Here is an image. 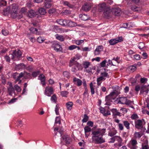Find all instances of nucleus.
<instances>
[{
	"instance_id": "f257e3e1",
	"label": "nucleus",
	"mask_w": 149,
	"mask_h": 149,
	"mask_svg": "<svg viewBox=\"0 0 149 149\" xmlns=\"http://www.w3.org/2000/svg\"><path fill=\"white\" fill-rule=\"evenodd\" d=\"M105 130V129H102L92 131V138L94 139L97 143H101L104 142V141L102 139V136L104 134Z\"/></svg>"
},
{
	"instance_id": "f03ea898",
	"label": "nucleus",
	"mask_w": 149,
	"mask_h": 149,
	"mask_svg": "<svg viewBox=\"0 0 149 149\" xmlns=\"http://www.w3.org/2000/svg\"><path fill=\"white\" fill-rule=\"evenodd\" d=\"M102 68L100 70H97V73H99L100 72V71H102L101 72V75L103 78L105 77H107L108 78H109V76L108 74V73L107 72L108 71V70L106 69V68H105V66H101ZM107 67H106V68Z\"/></svg>"
},
{
	"instance_id": "7ed1b4c3",
	"label": "nucleus",
	"mask_w": 149,
	"mask_h": 149,
	"mask_svg": "<svg viewBox=\"0 0 149 149\" xmlns=\"http://www.w3.org/2000/svg\"><path fill=\"white\" fill-rule=\"evenodd\" d=\"M22 52L19 50H18L17 51L16 50L13 51L11 54V58L12 59H14L15 58L19 59L22 56Z\"/></svg>"
},
{
	"instance_id": "20e7f679",
	"label": "nucleus",
	"mask_w": 149,
	"mask_h": 149,
	"mask_svg": "<svg viewBox=\"0 0 149 149\" xmlns=\"http://www.w3.org/2000/svg\"><path fill=\"white\" fill-rule=\"evenodd\" d=\"M115 93L114 92H111L110 94L106 96L105 98V100L107 102L105 104L106 105H110V103L109 102H112V100H114L115 98L113 97V96L115 94Z\"/></svg>"
},
{
	"instance_id": "39448f33",
	"label": "nucleus",
	"mask_w": 149,
	"mask_h": 149,
	"mask_svg": "<svg viewBox=\"0 0 149 149\" xmlns=\"http://www.w3.org/2000/svg\"><path fill=\"white\" fill-rule=\"evenodd\" d=\"M52 47L54 48V50L57 52H63V48L59 44L56 42H54Z\"/></svg>"
},
{
	"instance_id": "423d86ee",
	"label": "nucleus",
	"mask_w": 149,
	"mask_h": 149,
	"mask_svg": "<svg viewBox=\"0 0 149 149\" xmlns=\"http://www.w3.org/2000/svg\"><path fill=\"white\" fill-rule=\"evenodd\" d=\"M103 14L105 18L107 19H109L112 16V12L110 9L109 8H107L103 12Z\"/></svg>"
},
{
	"instance_id": "0eeeda50",
	"label": "nucleus",
	"mask_w": 149,
	"mask_h": 149,
	"mask_svg": "<svg viewBox=\"0 0 149 149\" xmlns=\"http://www.w3.org/2000/svg\"><path fill=\"white\" fill-rule=\"evenodd\" d=\"M123 40L122 37H119L114 39H113L110 40L109 41L110 44L111 45H114L119 42H120Z\"/></svg>"
},
{
	"instance_id": "6e6552de",
	"label": "nucleus",
	"mask_w": 149,
	"mask_h": 149,
	"mask_svg": "<svg viewBox=\"0 0 149 149\" xmlns=\"http://www.w3.org/2000/svg\"><path fill=\"white\" fill-rule=\"evenodd\" d=\"M62 138L65 143L67 144H69L72 142V140L69 135L68 134H64Z\"/></svg>"
},
{
	"instance_id": "1a4fd4ad",
	"label": "nucleus",
	"mask_w": 149,
	"mask_h": 149,
	"mask_svg": "<svg viewBox=\"0 0 149 149\" xmlns=\"http://www.w3.org/2000/svg\"><path fill=\"white\" fill-rule=\"evenodd\" d=\"M112 14L114 15L119 16L121 14V11L120 8L118 7L113 8L112 10Z\"/></svg>"
},
{
	"instance_id": "9d476101",
	"label": "nucleus",
	"mask_w": 149,
	"mask_h": 149,
	"mask_svg": "<svg viewBox=\"0 0 149 149\" xmlns=\"http://www.w3.org/2000/svg\"><path fill=\"white\" fill-rule=\"evenodd\" d=\"M103 47L102 45L97 46L96 49L94 51V54L95 55H98L100 54L101 52L103 50Z\"/></svg>"
},
{
	"instance_id": "9b49d317",
	"label": "nucleus",
	"mask_w": 149,
	"mask_h": 149,
	"mask_svg": "<svg viewBox=\"0 0 149 149\" xmlns=\"http://www.w3.org/2000/svg\"><path fill=\"white\" fill-rule=\"evenodd\" d=\"M91 5L89 3H86L82 6V8L83 10L88 12L90 10L91 8Z\"/></svg>"
},
{
	"instance_id": "f8f14e48",
	"label": "nucleus",
	"mask_w": 149,
	"mask_h": 149,
	"mask_svg": "<svg viewBox=\"0 0 149 149\" xmlns=\"http://www.w3.org/2000/svg\"><path fill=\"white\" fill-rule=\"evenodd\" d=\"M18 9V6L15 4H13L12 5L11 15L12 16L15 15L17 13Z\"/></svg>"
},
{
	"instance_id": "ddd939ff",
	"label": "nucleus",
	"mask_w": 149,
	"mask_h": 149,
	"mask_svg": "<svg viewBox=\"0 0 149 149\" xmlns=\"http://www.w3.org/2000/svg\"><path fill=\"white\" fill-rule=\"evenodd\" d=\"M7 90L9 95H12L13 93L15 94V89L13 87L11 83L10 84L9 86L7 88Z\"/></svg>"
},
{
	"instance_id": "4468645a",
	"label": "nucleus",
	"mask_w": 149,
	"mask_h": 149,
	"mask_svg": "<svg viewBox=\"0 0 149 149\" xmlns=\"http://www.w3.org/2000/svg\"><path fill=\"white\" fill-rule=\"evenodd\" d=\"M67 26H68L70 27H73L77 26V24L76 22L67 20Z\"/></svg>"
},
{
	"instance_id": "2eb2a0df",
	"label": "nucleus",
	"mask_w": 149,
	"mask_h": 149,
	"mask_svg": "<svg viewBox=\"0 0 149 149\" xmlns=\"http://www.w3.org/2000/svg\"><path fill=\"white\" fill-rule=\"evenodd\" d=\"M148 91L149 89L147 88V86H146L143 85L141 88L140 94H143L144 92L147 93H148Z\"/></svg>"
},
{
	"instance_id": "dca6fc26",
	"label": "nucleus",
	"mask_w": 149,
	"mask_h": 149,
	"mask_svg": "<svg viewBox=\"0 0 149 149\" xmlns=\"http://www.w3.org/2000/svg\"><path fill=\"white\" fill-rule=\"evenodd\" d=\"M57 23L60 25L64 26H67V19H59L57 20Z\"/></svg>"
},
{
	"instance_id": "f3484780",
	"label": "nucleus",
	"mask_w": 149,
	"mask_h": 149,
	"mask_svg": "<svg viewBox=\"0 0 149 149\" xmlns=\"http://www.w3.org/2000/svg\"><path fill=\"white\" fill-rule=\"evenodd\" d=\"M39 79L40 80L41 83L43 86L45 84V77L43 74H41L38 77Z\"/></svg>"
},
{
	"instance_id": "a211bd4d",
	"label": "nucleus",
	"mask_w": 149,
	"mask_h": 149,
	"mask_svg": "<svg viewBox=\"0 0 149 149\" xmlns=\"http://www.w3.org/2000/svg\"><path fill=\"white\" fill-rule=\"evenodd\" d=\"M143 125L142 121L140 120H138L136 121L135 122V126L136 128L139 129L140 127Z\"/></svg>"
},
{
	"instance_id": "6ab92c4d",
	"label": "nucleus",
	"mask_w": 149,
	"mask_h": 149,
	"mask_svg": "<svg viewBox=\"0 0 149 149\" xmlns=\"http://www.w3.org/2000/svg\"><path fill=\"white\" fill-rule=\"evenodd\" d=\"M79 16L81 20L84 21L90 18L88 15L86 14H80L79 15Z\"/></svg>"
},
{
	"instance_id": "aec40b11",
	"label": "nucleus",
	"mask_w": 149,
	"mask_h": 149,
	"mask_svg": "<svg viewBox=\"0 0 149 149\" xmlns=\"http://www.w3.org/2000/svg\"><path fill=\"white\" fill-rule=\"evenodd\" d=\"M62 3L63 5L67 6L69 8H73L74 7V6L68 1H62Z\"/></svg>"
},
{
	"instance_id": "412c9836",
	"label": "nucleus",
	"mask_w": 149,
	"mask_h": 149,
	"mask_svg": "<svg viewBox=\"0 0 149 149\" xmlns=\"http://www.w3.org/2000/svg\"><path fill=\"white\" fill-rule=\"evenodd\" d=\"M106 8V5L104 3L101 4L98 9V11L99 12H102L104 10L107 8Z\"/></svg>"
},
{
	"instance_id": "4be33fe9",
	"label": "nucleus",
	"mask_w": 149,
	"mask_h": 149,
	"mask_svg": "<svg viewBox=\"0 0 149 149\" xmlns=\"http://www.w3.org/2000/svg\"><path fill=\"white\" fill-rule=\"evenodd\" d=\"M29 30L32 33L36 35H40V33L38 31L37 29L36 28L31 27L30 28Z\"/></svg>"
},
{
	"instance_id": "5701e85b",
	"label": "nucleus",
	"mask_w": 149,
	"mask_h": 149,
	"mask_svg": "<svg viewBox=\"0 0 149 149\" xmlns=\"http://www.w3.org/2000/svg\"><path fill=\"white\" fill-rule=\"evenodd\" d=\"M111 111L113 113V116H121L120 113L118 112L116 109H113Z\"/></svg>"
},
{
	"instance_id": "b1692460",
	"label": "nucleus",
	"mask_w": 149,
	"mask_h": 149,
	"mask_svg": "<svg viewBox=\"0 0 149 149\" xmlns=\"http://www.w3.org/2000/svg\"><path fill=\"white\" fill-rule=\"evenodd\" d=\"M113 62V63L114 65V64H116V63L117 64L119 63H121L122 61L120 60V58L118 57H116V58H113L112 61Z\"/></svg>"
},
{
	"instance_id": "393cba45",
	"label": "nucleus",
	"mask_w": 149,
	"mask_h": 149,
	"mask_svg": "<svg viewBox=\"0 0 149 149\" xmlns=\"http://www.w3.org/2000/svg\"><path fill=\"white\" fill-rule=\"evenodd\" d=\"M130 142L132 146H133L132 148L133 149H136L137 147L136 146L137 144V142L136 140H131Z\"/></svg>"
},
{
	"instance_id": "a878e982",
	"label": "nucleus",
	"mask_w": 149,
	"mask_h": 149,
	"mask_svg": "<svg viewBox=\"0 0 149 149\" xmlns=\"http://www.w3.org/2000/svg\"><path fill=\"white\" fill-rule=\"evenodd\" d=\"M84 129L86 137H88L89 136V134H88L87 133L91 131V128L88 126H87L84 127Z\"/></svg>"
},
{
	"instance_id": "bb28decb",
	"label": "nucleus",
	"mask_w": 149,
	"mask_h": 149,
	"mask_svg": "<svg viewBox=\"0 0 149 149\" xmlns=\"http://www.w3.org/2000/svg\"><path fill=\"white\" fill-rule=\"evenodd\" d=\"M45 93L47 96H50L49 93L51 95L53 93V88L52 87H50L47 90L46 89L45 91Z\"/></svg>"
},
{
	"instance_id": "cd10ccee",
	"label": "nucleus",
	"mask_w": 149,
	"mask_h": 149,
	"mask_svg": "<svg viewBox=\"0 0 149 149\" xmlns=\"http://www.w3.org/2000/svg\"><path fill=\"white\" fill-rule=\"evenodd\" d=\"M119 102L121 104H124L126 103L127 99L126 97H121L119 98Z\"/></svg>"
},
{
	"instance_id": "c85d7f7f",
	"label": "nucleus",
	"mask_w": 149,
	"mask_h": 149,
	"mask_svg": "<svg viewBox=\"0 0 149 149\" xmlns=\"http://www.w3.org/2000/svg\"><path fill=\"white\" fill-rule=\"evenodd\" d=\"M28 14L29 17H32L36 15L35 12L33 10H31L29 11L28 13Z\"/></svg>"
},
{
	"instance_id": "c756f323",
	"label": "nucleus",
	"mask_w": 149,
	"mask_h": 149,
	"mask_svg": "<svg viewBox=\"0 0 149 149\" xmlns=\"http://www.w3.org/2000/svg\"><path fill=\"white\" fill-rule=\"evenodd\" d=\"M73 81L74 82V83L77 82V84L78 86H81L82 83V81L80 79L76 78H74L73 79Z\"/></svg>"
},
{
	"instance_id": "7c9ffc66",
	"label": "nucleus",
	"mask_w": 149,
	"mask_h": 149,
	"mask_svg": "<svg viewBox=\"0 0 149 149\" xmlns=\"http://www.w3.org/2000/svg\"><path fill=\"white\" fill-rule=\"evenodd\" d=\"M136 69V66H129L127 68V70L129 71L134 72Z\"/></svg>"
},
{
	"instance_id": "2f4dec72",
	"label": "nucleus",
	"mask_w": 149,
	"mask_h": 149,
	"mask_svg": "<svg viewBox=\"0 0 149 149\" xmlns=\"http://www.w3.org/2000/svg\"><path fill=\"white\" fill-rule=\"evenodd\" d=\"M45 7L47 8H49L51 7L52 4L51 1L44 2Z\"/></svg>"
},
{
	"instance_id": "473e14b6",
	"label": "nucleus",
	"mask_w": 149,
	"mask_h": 149,
	"mask_svg": "<svg viewBox=\"0 0 149 149\" xmlns=\"http://www.w3.org/2000/svg\"><path fill=\"white\" fill-rule=\"evenodd\" d=\"M55 36L56 38L61 41H63L65 39L63 36L56 34Z\"/></svg>"
},
{
	"instance_id": "72a5a7b5",
	"label": "nucleus",
	"mask_w": 149,
	"mask_h": 149,
	"mask_svg": "<svg viewBox=\"0 0 149 149\" xmlns=\"http://www.w3.org/2000/svg\"><path fill=\"white\" fill-rule=\"evenodd\" d=\"M39 13L41 15H44L46 13L45 10L43 8H40L38 10Z\"/></svg>"
},
{
	"instance_id": "f704fd0d",
	"label": "nucleus",
	"mask_w": 149,
	"mask_h": 149,
	"mask_svg": "<svg viewBox=\"0 0 149 149\" xmlns=\"http://www.w3.org/2000/svg\"><path fill=\"white\" fill-rule=\"evenodd\" d=\"M73 103L72 102H69L66 104V106L67 109L69 110H71L72 108Z\"/></svg>"
},
{
	"instance_id": "c9c22d12",
	"label": "nucleus",
	"mask_w": 149,
	"mask_h": 149,
	"mask_svg": "<svg viewBox=\"0 0 149 149\" xmlns=\"http://www.w3.org/2000/svg\"><path fill=\"white\" fill-rule=\"evenodd\" d=\"M90 88L91 94L92 95L94 94L95 93L94 89V88L93 83L92 82H91L90 84Z\"/></svg>"
},
{
	"instance_id": "e433bc0d",
	"label": "nucleus",
	"mask_w": 149,
	"mask_h": 149,
	"mask_svg": "<svg viewBox=\"0 0 149 149\" xmlns=\"http://www.w3.org/2000/svg\"><path fill=\"white\" fill-rule=\"evenodd\" d=\"M145 142L146 143L145 145L142 144V149H149V147L148 145V141L147 140H146Z\"/></svg>"
},
{
	"instance_id": "4c0bfd02",
	"label": "nucleus",
	"mask_w": 149,
	"mask_h": 149,
	"mask_svg": "<svg viewBox=\"0 0 149 149\" xmlns=\"http://www.w3.org/2000/svg\"><path fill=\"white\" fill-rule=\"evenodd\" d=\"M10 11V8L8 7L7 8L3 10V15H6L8 14Z\"/></svg>"
},
{
	"instance_id": "58836bf2",
	"label": "nucleus",
	"mask_w": 149,
	"mask_h": 149,
	"mask_svg": "<svg viewBox=\"0 0 149 149\" xmlns=\"http://www.w3.org/2000/svg\"><path fill=\"white\" fill-rule=\"evenodd\" d=\"M124 125L125 126V127L127 129H129L130 128V123L128 122V121H124L123 122Z\"/></svg>"
},
{
	"instance_id": "ea45409f",
	"label": "nucleus",
	"mask_w": 149,
	"mask_h": 149,
	"mask_svg": "<svg viewBox=\"0 0 149 149\" xmlns=\"http://www.w3.org/2000/svg\"><path fill=\"white\" fill-rule=\"evenodd\" d=\"M83 67L82 66H74V70L73 71L74 72L76 71H77L79 70H82Z\"/></svg>"
},
{
	"instance_id": "a19ab883",
	"label": "nucleus",
	"mask_w": 149,
	"mask_h": 149,
	"mask_svg": "<svg viewBox=\"0 0 149 149\" xmlns=\"http://www.w3.org/2000/svg\"><path fill=\"white\" fill-rule=\"evenodd\" d=\"M117 137H119L120 138V137L118 136H113V137L111 138L110 139V141L109 142V143H113L115 142L116 139Z\"/></svg>"
},
{
	"instance_id": "79ce46f5",
	"label": "nucleus",
	"mask_w": 149,
	"mask_h": 149,
	"mask_svg": "<svg viewBox=\"0 0 149 149\" xmlns=\"http://www.w3.org/2000/svg\"><path fill=\"white\" fill-rule=\"evenodd\" d=\"M88 116L86 114H84V118L82 120V122L83 123L86 122L88 120Z\"/></svg>"
},
{
	"instance_id": "37998d69",
	"label": "nucleus",
	"mask_w": 149,
	"mask_h": 149,
	"mask_svg": "<svg viewBox=\"0 0 149 149\" xmlns=\"http://www.w3.org/2000/svg\"><path fill=\"white\" fill-rule=\"evenodd\" d=\"M22 13H20L19 14H17V13L14 15V17L16 18L17 17L19 19H20L23 16V15L22 14Z\"/></svg>"
},
{
	"instance_id": "c03bdc74",
	"label": "nucleus",
	"mask_w": 149,
	"mask_h": 149,
	"mask_svg": "<svg viewBox=\"0 0 149 149\" xmlns=\"http://www.w3.org/2000/svg\"><path fill=\"white\" fill-rule=\"evenodd\" d=\"M131 9L135 11H138L140 10V8L135 6H133L131 7Z\"/></svg>"
},
{
	"instance_id": "a18cd8bd",
	"label": "nucleus",
	"mask_w": 149,
	"mask_h": 149,
	"mask_svg": "<svg viewBox=\"0 0 149 149\" xmlns=\"http://www.w3.org/2000/svg\"><path fill=\"white\" fill-rule=\"evenodd\" d=\"M7 4V2L5 0H1L0 1V7L6 6Z\"/></svg>"
},
{
	"instance_id": "49530a36",
	"label": "nucleus",
	"mask_w": 149,
	"mask_h": 149,
	"mask_svg": "<svg viewBox=\"0 0 149 149\" xmlns=\"http://www.w3.org/2000/svg\"><path fill=\"white\" fill-rule=\"evenodd\" d=\"M142 136V134L139 132H135L134 133V136L136 138H140Z\"/></svg>"
},
{
	"instance_id": "de8ad7c7",
	"label": "nucleus",
	"mask_w": 149,
	"mask_h": 149,
	"mask_svg": "<svg viewBox=\"0 0 149 149\" xmlns=\"http://www.w3.org/2000/svg\"><path fill=\"white\" fill-rule=\"evenodd\" d=\"M117 133V132L115 130L113 131H110L109 132L108 135L112 137L115 135Z\"/></svg>"
},
{
	"instance_id": "09e8293b",
	"label": "nucleus",
	"mask_w": 149,
	"mask_h": 149,
	"mask_svg": "<svg viewBox=\"0 0 149 149\" xmlns=\"http://www.w3.org/2000/svg\"><path fill=\"white\" fill-rule=\"evenodd\" d=\"M56 12V10L54 8L50 9L48 11V13L49 14L52 15L55 13Z\"/></svg>"
},
{
	"instance_id": "8fccbe9b",
	"label": "nucleus",
	"mask_w": 149,
	"mask_h": 149,
	"mask_svg": "<svg viewBox=\"0 0 149 149\" xmlns=\"http://www.w3.org/2000/svg\"><path fill=\"white\" fill-rule=\"evenodd\" d=\"M15 90L18 92H20L21 91V89L16 84L14 86Z\"/></svg>"
},
{
	"instance_id": "3c124183",
	"label": "nucleus",
	"mask_w": 149,
	"mask_h": 149,
	"mask_svg": "<svg viewBox=\"0 0 149 149\" xmlns=\"http://www.w3.org/2000/svg\"><path fill=\"white\" fill-rule=\"evenodd\" d=\"M61 93L63 97H66L68 92L67 91H64L61 92Z\"/></svg>"
},
{
	"instance_id": "603ef678",
	"label": "nucleus",
	"mask_w": 149,
	"mask_h": 149,
	"mask_svg": "<svg viewBox=\"0 0 149 149\" xmlns=\"http://www.w3.org/2000/svg\"><path fill=\"white\" fill-rule=\"evenodd\" d=\"M76 59L77 58H74L73 59L70 61V63H71H71H73L72 64H73L75 65H76V64H78V63L77 62H76Z\"/></svg>"
},
{
	"instance_id": "864d4df0",
	"label": "nucleus",
	"mask_w": 149,
	"mask_h": 149,
	"mask_svg": "<svg viewBox=\"0 0 149 149\" xmlns=\"http://www.w3.org/2000/svg\"><path fill=\"white\" fill-rule=\"evenodd\" d=\"M24 75V73H23L22 72L19 75V76H18L16 79V81H18L20 79L23 77Z\"/></svg>"
},
{
	"instance_id": "5fc2aeb1",
	"label": "nucleus",
	"mask_w": 149,
	"mask_h": 149,
	"mask_svg": "<svg viewBox=\"0 0 149 149\" xmlns=\"http://www.w3.org/2000/svg\"><path fill=\"white\" fill-rule=\"evenodd\" d=\"M84 68L86 69L87 72L89 73L91 72L92 68H88V66H85Z\"/></svg>"
},
{
	"instance_id": "6e6d98bb",
	"label": "nucleus",
	"mask_w": 149,
	"mask_h": 149,
	"mask_svg": "<svg viewBox=\"0 0 149 149\" xmlns=\"http://www.w3.org/2000/svg\"><path fill=\"white\" fill-rule=\"evenodd\" d=\"M60 118L59 117H56L55 121V124L58 123L59 124H61Z\"/></svg>"
},
{
	"instance_id": "4d7b16f0",
	"label": "nucleus",
	"mask_w": 149,
	"mask_h": 149,
	"mask_svg": "<svg viewBox=\"0 0 149 149\" xmlns=\"http://www.w3.org/2000/svg\"><path fill=\"white\" fill-rule=\"evenodd\" d=\"M63 74L65 77L67 78H69L70 76V74L67 71H64L63 72Z\"/></svg>"
},
{
	"instance_id": "13d9d810",
	"label": "nucleus",
	"mask_w": 149,
	"mask_h": 149,
	"mask_svg": "<svg viewBox=\"0 0 149 149\" xmlns=\"http://www.w3.org/2000/svg\"><path fill=\"white\" fill-rule=\"evenodd\" d=\"M37 40L38 42L41 43L44 41V40L42 37L40 36L37 38Z\"/></svg>"
},
{
	"instance_id": "bf43d9fd",
	"label": "nucleus",
	"mask_w": 149,
	"mask_h": 149,
	"mask_svg": "<svg viewBox=\"0 0 149 149\" xmlns=\"http://www.w3.org/2000/svg\"><path fill=\"white\" fill-rule=\"evenodd\" d=\"M1 79L2 83L3 84H5L6 83V80L5 79V77L3 75H1Z\"/></svg>"
},
{
	"instance_id": "052dcab7",
	"label": "nucleus",
	"mask_w": 149,
	"mask_h": 149,
	"mask_svg": "<svg viewBox=\"0 0 149 149\" xmlns=\"http://www.w3.org/2000/svg\"><path fill=\"white\" fill-rule=\"evenodd\" d=\"M144 47V44L143 42H140L138 45V47L140 49H142Z\"/></svg>"
},
{
	"instance_id": "680f3d73",
	"label": "nucleus",
	"mask_w": 149,
	"mask_h": 149,
	"mask_svg": "<svg viewBox=\"0 0 149 149\" xmlns=\"http://www.w3.org/2000/svg\"><path fill=\"white\" fill-rule=\"evenodd\" d=\"M84 42V40H77L75 41V43L78 45H79L83 43Z\"/></svg>"
},
{
	"instance_id": "e2e57ef3",
	"label": "nucleus",
	"mask_w": 149,
	"mask_h": 149,
	"mask_svg": "<svg viewBox=\"0 0 149 149\" xmlns=\"http://www.w3.org/2000/svg\"><path fill=\"white\" fill-rule=\"evenodd\" d=\"M51 100L52 101H53L54 102L56 103V95L55 94H54L51 97Z\"/></svg>"
},
{
	"instance_id": "0e129e2a",
	"label": "nucleus",
	"mask_w": 149,
	"mask_h": 149,
	"mask_svg": "<svg viewBox=\"0 0 149 149\" xmlns=\"http://www.w3.org/2000/svg\"><path fill=\"white\" fill-rule=\"evenodd\" d=\"M76 46L74 45H71L69 47L68 49L70 50H72L76 48Z\"/></svg>"
},
{
	"instance_id": "69168bd1",
	"label": "nucleus",
	"mask_w": 149,
	"mask_h": 149,
	"mask_svg": "<svg viewBox=\"0 0 149 149\" xmlns=\"http://www.w3.org/2000/svg\"><path fill=\"white\" fill-rule=\"evenodd\" d=\"M27 9L25 7H23L20 10V11L22 13H25L27 12Z\"/></svg>"
},
{
	"instance_id": "338daca9",
	"label": "nucleus",
	"mask_w": 149,
	"mask_h": 149,
	"mask_svg": "<svg viewBox=\"0 0 149 149\" xmlns=\"http://www.w3.org/2000/svg\"><path fill=\"white\" fill-rule=\"evenodd\" d=\"M2 33L3 35L4 36H6L8 33V31L7 30H2Z\"/></svg>"
},
{
	"instance_id": "774afa93",
	"label": "nucleus",
	"mask_w": 149,
	"mask_h": 149,
	"mask_svg": "<svg viewBox=\"0 0 149 149\" xmlns=\"http://www.w3.org/2000/svg\"><path fill=\"white\" fill-rule=\"evenodd\" d=\"M131 118L132 119H134L138 118V117L137 114H134L131 116Z\"/></svg>"
}]
</instances>
